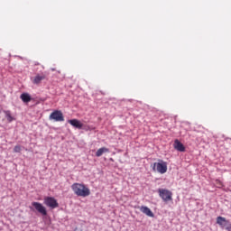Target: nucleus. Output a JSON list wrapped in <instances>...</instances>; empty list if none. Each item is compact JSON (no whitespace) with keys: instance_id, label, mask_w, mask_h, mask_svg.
Returning a JSON list of instances; mask_svg holds the SVG:
<instances>
[{"instance_id":"f257e3e1","label":"nucleus","mask_w":231,"mask_h":231,"mask_svg":"<svg viewBox=\"0 0 231 231\" xmlns=\"http://www.w3.org/2000/svg\"><path fill=\"white\" fill-rule=\"evenodd\" d=\"M71 189L79 198H88L91 194V190L84 183L75 182L71 185Z\"/></svg>"},{"instance_id":"f03ea898","label":"nucleus","mask_w":231,"mask_h":231,"mask_svg":"<svg viewBox=\"0 0 231 231\" xmlns=\"http://www.w3.org/2000/svg\"><path fill=\"white\" fill-rule=\"evenodd\" d=\"M152 171L159 172V174H165L167 172V162L163 160H159V162L153 163Z\"/></svg>"},{"instance_id":"7ed1b4c3","label":"nucleus","mask_w":231,"mask_h":231,"mask_svg":"<svg viewBox=\"0 0 231 231\" xmlns=\"http://www.w3.org/2000/svg\"><path fill=\"white\" fill-rule=\"evenodd\" d=\"M43 204L52 210L54 208H59V202L53 197H45L43 199Z\"/></svg>"},{"instance_id":"20e7f679","label":"nucleus","mask_w":231,"mask_h":231,"mask_svg":"<svg viewBox=\"0 0 231 231\" xmlns=\"http://www.w3.org/2000/svg\"><path fill=\"white\" fill-rule=\"evenodd\" d=\"M158 192L163 201H172V192L171 190L160 189Z\"/></svg>"},{"instance_id":"39448f33","label":"nucleus","mask_w":231,"mask_h":231,"mask_svg":"<svg viewBox=\"0 0 231 231\" xmlns=\"http://www.w3.org/2000/svg\"><path fill=\"white\" fill-rule=\"evenodd\" d=\"M217 225H219V226H221V228H226V230L231 231L230 222L223 217H217Z\"/></svg>"},{"instance_id":"423d86ee","label":"nucleus","mask_w":231,"mask_h":231,"mask_svg":"<svg viewBox=\"0 0 231 231\" xmlns=\"http://www.w3.org/2000/svg\"><path fill=\"white\" fill-rule=\"evenodd\" d=\"M50 120H54V122H64V115L60 110H55L50 115Z\"/></svg>"},{"instance_id":"0eeeda50","label":"nucleus","mask_w":231,"mask_h":231,"mask_svg":"<svg viewBox=\"0 0 231 231\" xmlns=\"http://www.w3.org/2000/svg\"><path fill=\"white\" fill-rule=\"evenodd\" d=\"M32 207L41 214L42 216H48V211L46 210V207H44L41 202H32Z\"/></svg>"},{"instance_id":"6e6552de","label":"nucleus","mask_w":231,"mask_h":231,"mask_svg":"<svg viewBox=\"0 0 231 231\" xmlns=\"http://www.w3.org/2000/svg\"><path fill=\"white\" fill-rule=\"evenodd\" d=\"M173 147L174 149H176V151H179L180 152H185V146L178 139L174 141Z\"/></svg>"},{"instance_id":"1a4fd4ad","label":"nucleus","mask_w":231,"mask_h":231,"mask_svg":"<svg viewBox=\"0 0 231 231\" xmlns=\"http://www.w3.org/2000/svg\"><path fill=\"white\" fill-rule=\"evenodd\" d=\"M69 124L73 127H76V129H82V127H84V125L79 121V119H70L69 120Z\"/></svg>"},{"instance_id":"9d476101","label":"nucleus","mask_w":231,"mask_h":231,"mask_svg":"<svg viewBox=\"0 0 231 231\" xmlns=\"http://www.w3.org/2000/svg\"><path fill=\"white\" fill-rule=\"evenodd\" d=\"M140 210L143 212V214H145V216H148V217H153L154 213L147 206H142L140 208Z\"/></svg>"},{"instance_id":"9b49d317","label":"nucleus","mask_w":231,"mask_h":231,"mask_svg":"<svg viewBox=\"0 0 231 231\" xmlns=\"http://www.w3.org/2000/svg\"><path fill=\"white\" fill-rule=\"evenodd\" d=\"M46 79V75L44 74H37L33 79H32V83L39 85L41 82H42V80Z\"/></svg>"},{"instance_id":"f8f14e48","label":"nucleus","mask_w":231,"mask_h":231,"mask_svg":"<svg viewBox=\"0 0 231 231\" xmlns=\"http://www.w3.org/2000/svg\"><path fill=\"white\" fill-rule=\"evenodd\" d=\"M20 98L23 100V102H25L26 104H28V102H32V97L28 93H23L20 96Z\"/></svg>"},{"instance_id":"ddd939ff","label":"nucleus","mask_w":231,"mask_h":231,"mask_svg":"<svg viewBox=\"0 0 231 231\" xmlns=\"http://www.w3.org/2000/svg\"><path fill=\"white\" fill-rule=\"evenodd\" d=\"M104 152H109V150L106 147L99 148L96 152V156L97 158H100V156H102V154H104Z\"/></svg>"},{"instance_id":"4468645a","label":"nucleus","mask_w":231,"mask_h":231,"mask_svg":"<svg viewBox=\"0 0 231 231\" xmlns=\"http://www.w3.org/2000/svg\"><path fill=\"white\" fill-rule=\"evenodd\" d=\"M5 113V118H7V122H14V117L12 116V113L7 110Z\"/></svg>"},{"instance_id":"2eb2a0df","label":"nucleus","mask_w":231,"mask_h":231,"mask_svg":"<svg viewBox=\"0 0 231 231\" xmlns=\"http://www.w3.org/2000/svg\"><path fill=\"white\" fill-rule=\"evenodd\" d=\"M21 151H22L21 145L14 146V152H21Z\"/></svg>"},{"instance_id":"dca6fc26","label":"nucleus","mask_w":231,"mask_h":231,"mask_svg":"<svg viewBox=\"0 0 231 231\" xmlns=\"http://www.w3.org/2000/svg\"><path fill=\"white\" fill-rule=\"evenodd\" d=\"M216 185L218 189H221V187H223V182L220 180H216Z\"/></svg>"},{"instance_id":"f3484780","label":"nucleus","mask_w":231,"mask_h":231,"mask_svg":"<svg viewBox=\"0 0 231 231\" xmlns=\"http://www.w3.org/2000/svg\"><path fill=\"white\" fill-rule=\"evenodd\" d=\"M110 161L113 162V158H111Z\"/></svg>"}]
</instances>
